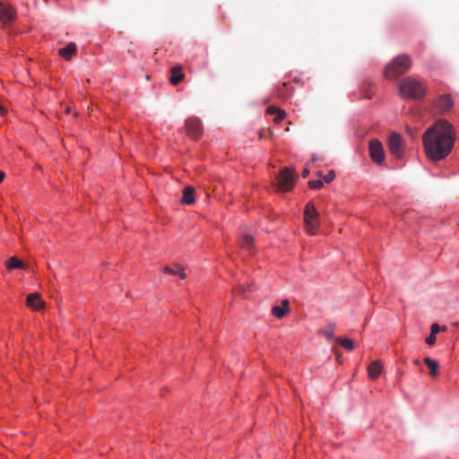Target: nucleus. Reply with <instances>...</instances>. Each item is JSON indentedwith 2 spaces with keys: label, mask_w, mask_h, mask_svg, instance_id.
I'll use <instances>...</instances> for the list:
<instances>
[{
  "label": "nucleus",
  "mask_w": 459,
  "mask_h": 459,
  "mask_svg": "<svg viewBox=\"0 0 459 459\" xmlns=\"http://www.w3.org/2000/svg\"><path fill=\"white\" fill-rule=\"evenodd\" d=\"M455 141L453 126L446 120L436 122L422 135L425 153L432 161H439L447 157L454 147Z\"/></svg>",
  "instance_id": "f257e3e1"
},
{
  "label": "nucleus",
  "mask_w": 459,
  "mask_h": 459,
  "mask_svg": "<svg viewBox=\"0 0 459 459\" xmlns=\"http://www.w3.org/2000/svg\"><path fill=\"white\" fill-rule=\"evenodd\" d=\"M412 65L411 57L403 54L394 57L385 66L384 75L388 80L397 79L408 72Z\"/></svg>",
  "instance_id": "f03ea898"
},
{
  "label": "nucleus",
  "mask_w": 459,
  "mask_h": 459,
  "mask_svg": "<svg viewBox=\"0 0 459 459\" xmlns=\"http://www.w3.org/2000/svg\"><path fill=\"white\" fill-rule=\"evenodd\" d=\"M399 95L403 99L420 100L426 95V87L412 77L404 78L398 87Z\"/></svg>",
  "instance_id": "7ed1b4c3"
},
{
  "label": "nucleus",
  "mask_w": 459,
  "mask_h": 459,
  "mask_svg": "<svg viewBox=\"0 0 459 459\" xmlns=\"http://www.w3.org/2000/svg\"><path fill=\"white\" fill-rule=\"evenodd\" d=\"M304 224L307 232L310 235H316L320 221L319 213L313 203L307 204L304 210Z\"/></svg>",
  "instance_id": "20e7f679"
},
{
  "label": "nucleus",
  "mask_w": 459,
  "mask_h": 459,
  "mask_svg": "<svg viewBox=\"0 0 459 459\" xmlns=\"http://www.w3.org/2000/svg\"><path fill=\"white\" fill-rule=\"evenodd\" d=\"M297 175L293 169L284 168L278 176L277 186L279 190L287 192L292 189L295 185Z\"/></svg>",
  "instance_id": "39448f33"
},
{
  "label": "nucleus",
  "mask_w": 459,
  "mask_h": 459,
  "mask_svg": "<svg viewBox=\"0 0 459 459\" xmlns=\"http://www.w3.org/2000/svg\"><path fill=\"white\" fill-rule=\"evenodd\" d=\"M369 155L371 160L377 164H382L385 161V154L381 142L377 139H372L369 142Z\"/></svg>",
  "instance_id": "423d86ee"
},
{
  "label": "nucleus",
  "mask_w": 459,
  "mask_h": 459,
  "mask_svg": "<svg viewBox=\"0 0 459 459\" xmlns=\"http://www.w3.org/2000/svg\"><path fill=\"white\" fill-rule=\"evenodd\" d=\"M388 149L391 154L400 159L403 155V143L402 136L397 133H392L388 139Z\"/></svg>",
  "instance_id": "0eeeda50"
},
{
  "label": "nucleus",
  "mask_w": 459,
  "mask_h": 459,
  "mask_svg": "<svg viewBox=\"0 0 459 459\" xmlns=\"http://www.w3.org/2000/svg\"><path fill=\"white\" fill-rule=\"evenodd\" d=\"M16 16V12L12 5L0 2V21L4 25L10 24Z\"/></svg>",
  "instance_id": "6e6552de"
},
{
  "label": "nucleus",
  "mask_w": 459,
  "mask_h": 459,
  "mask_svg": "<svg viewBox=\"0 0 459 459\" xmlns=\"http://www.w3.org/2000/svg\"><path fill=\"white\" fill-rule=\"evenodd\" d=\"M186 134L194 139H198L203 134L201 121L197 118H188L186 120Z\"/></svg>",
  "instance_id": "1a4fd4ad"
},
{
  "label": "nucleus",
  "mask_w": 459,
  "mask_h": 459,
  "mask_svg": "<svg viewBox=\"0 0 459 459\" xmlns=\"http://www.w3.org/2000/svg\"><path fill=\"white\" fill-rule=\"evenodd\" d=\"M26 305L34 310H40L45 303L39 293H30L27 296Z\"/></svg>",
  "instance_id": "9d476101"
},
{
  "label": "nucleus",
  "mask_w": 459,
  "mask_h": 459,
  "mask_svg": "<svg viewBox=\"0 0 459 459\" xmlns=\"http://www.w3.org/2000/svg\"><path fill=\"white\" fill-rule=\"evenodd\" d=\"M171 75L169 78V82L172 85H178L180 82L183 81L185 74L183 73V68L181 65L173 66L170 70Z\"/></svg>",
  "instance_id": "9b49d317"
},
{
  "label": "nucleus",
  "mask_w": 459,
  "mask_h": 459,
  "mask_svg": "<svg viewBox=\"0 0 459 459\" xmlns=\"http://www.w3.org/2000/svg\"><path fill=\"white\" fill-rule=\"evenodd\" d=\"M290 311V302L288 299L281 301V306H274L272 309L273 315L277 318H282Z\"/></svg>",
  "instance_id": "f8f14e48"
},
{
  "label": "nucleus",
  "mask_w": 459,
  "mask_h": 459,
  "mask_svg": "<svg viewBox=\"0 0 459 459\" xmlns=\"http://www.w3.org/2000/svg\"><path fill=\"white\" fill-rule=\"evenodd\" d=\"M454 106V101L452 100L451 97L448 95H441L438 97L437 100V107L441 111H447L450 110Z\"/></svg>",
  "instance_id": "ddd939ff"
},
{
  "label": "nucleus",
  "mask_w": 459,
  "mask_h": 459,
  "mask_svg": "<svg viewBox=\"0 0 459 459\" xmlns=\"http://www.w3.org/2000/svg\"><path fill=\"white\" fill-rule=\"evenodd\" d=\"M76 45L74 42H70L65 48H62L58 50L59 55L64 57L66 61L71 60L72 56L76 52Z\"/></svg>",
  "instance_id": "4468645a"
},
{
  "label": "nucleus",
  "mask_w": 459,
  "mask_h": 459,
  "mask_svg": "<svg viewBox=\"0 0 459 459\" xmlns=\"http://www.w3.org/2000/svg\"><path fill=\"white\" fill-rule=\"evenodd\" d=\"M163 272L169 274L178 275L181 279H185L186 277L184 268L180 264H174L172 266L167 265L163 268Z\"/></svg>",
  "instance_id": "2eb2a0df"
},
{
  "label": "nucleus",
  "mask_w": 459,
  "mask_h": 459,
  "mask_svg": "<svg viewBox=\"0 0 459 459\" xmlns=\"http://www.w3.org/2000/svg\"><path fill=\"white\" fill-rule=\"evenodd\" d=\"M181 203L188 205L195 203V188L193 186H188L184 188Z\"/></svg>",
  "instance_id": "dca6fc26"
},
{
  "label": "nucleus",
  "mask_w": 459,
  "mask_h": 459,
  "mask_svg": "<svg viewBox=\"0 0 459 459\" xmlns=\"http://www.w3.org/2000/svg\"><path fill=\"white\" fill-rule=\"evenodd\" d=\"M382 371V366L378 360L371 362L368 367V376L371 379H377Z\"/></svg>",
  "instance_id": "f3484780"
},
{
  "label": "nucleus",
  "mask_w": 459,
  "mask_h": 459,
  "mask_svg": "<svg viewBox=\"0 0 459 459\" xmlns=\"http://www.w3.org/2000/svg\"><path fill=\"white\" fill-rule=\"evenodd\" d=\"M424 363L428 366L429 369V376L432 377H436L438 375V367L439 364L437 361L431 359L429 357L424 359Z\"/></svg>",
  "instance_id": "a211bd4d"
},
{
  "label": "nucleus",
  "mask_w": 459,
  "mask_h": 459,
  "mask_svg": "<svg viewBox=\"0 0 459 459\" xmlns=\"http://www.w3.org/2000/svg\"><path fill=\"white\" fill-rule=\"evenodd\" d=\"M254 238L249 234H244L241 238L240 246L242 248L251 252L253 248Z\"/></svg>",
  "instance_id": "6ab92c4d"
},
{
  "label": "nucleus",
  "mask_w": 459,
  "mask_h": 459,
  "mask_svg": "<svg viewBox=\"0 0 459 459\" xmlns=\"http://www.w3.org/2000/svg\"><path fill=\"white\" fill-rule=\"evenodd\" d=\"M334 324H329L327 326L320 330V333L323 334L326 339L333 340L334 338Z\"/></svg>",
  "instance_id": "aec40b11"
},
{
  "label": "nucleus",
  "mask_w": 459,
  "mask_h": 459,
  "mask_svg": "<svg viewBox=\"0 0 459 459\" xmlns=\"http://www.w3.org/2000/svg\"><path fill=\"white\" fill-rule=\"evenodd\" d=\"M6 266L9 269L24 268V264L22 260L13 256L6 261Z\"/></svg>",
  "instance_id": "412c9836"
},
{
  "label": "nucleus",
  "mask_w": 459,
  "mask_h": 459,
  "mask_svg": "<svg viewBox=\"0 0 459 459\" xmlns=\"http://www.w3.org/2000/svg\"><path fill=\"white\" fill-rule=\"evenodd\" d=\"M336 342L345 350L352 351L354 348L353 341L348 338H337Z\"/></svg>",
  "instance_id": "4be33fe9"
},
{
  "label": "nucleus",
  "mask_w": 459,
  "mask_h": 459,
  "mask_svg": "<svg viewBox=\"0 0 459 459\" xmlns=\"http://www.w3.org/2000/svg\"><path fill=\"white\" fill-rule=\"evenodd\" d=\"M308 186L311 189H320L323 187V181L322 180H310L308 182Z\"/></svg>",
  "instance_id": "5701e85b"
},
{
  "label": "nucleus",
  "mask_w": 459,
  "mask_h": 459,
  "mask_svg": "<svg viewBox=\"0 0 459 459\" xmlns=\"http://www.w3.org/2000/svg\"><path fill=\"white\" fill-rule=\"evenodd\" d=\"M286 117L285 110H279L274 117L273 121L275 124H279L281 120H283Z\"/></svg>",
  "instance_id": "b1692460"
},
{
  "label": "nucleus",
  "mask_w": 459,
  "mask_h": 459,
  "mask_svg": "<svg viewBox=\"0 0 459 459\" xmlns=\"http://www.w3.org/2000/svg\"><path fill=\"white\" fill-rule=\"evenodd\" d=\"M335 178V173L333 170L329 171L325 176H324V181L325 183L332 182Z\"/></svg>",
  "instance_id": "393cba45"
},
{
  "label": "nucleus",
  "mask_w": 459,
  "mask_h": 459,
  "mask_svg": "<svg viewBox=\"0 0 459 459\" xmlns=\"http://www.w3.org/2000/svg\"><path fill=\"white\" fill-rule=\"evenodd\" d=\"M440 330L445 331V330H446V327L443 326L442 328H440V326L437 324H433L431 325L430 333L436 335Z\"/></svg>",
  "instance_id": "a878e982"
},
{
  "label": "nucleus",
  "mask_w": 459,
  "mask_h": 459,
  "mask_svg": "<svg viewBox=\"0 0 459 459\" xmlns=\"http://www.w3.org/2000/svg\"><path fill=\"white\" fill-rule=\"evenodd\" d=\"M436 342V335L430 333L427 338H426V343L428 345H433L434 343Z\"/></svg>",
  "instance_id": "bb28decb"
},
{
  "label": "nucleus",
  "mask_w": 459,
  "mask_h": 459,
  "mask_svg": "<svg viewBox=\"0 0 459 459\" xmlns=\"http://www.w3.org/2000/svg\"><path fill=\"white\" fill-rule=\"evenodd\" d=\"M281 110L280 108H277L273 106H270L266 108V113L270 115L277 114L278 111Z\"/></svg>",
  "instance_id": "cd10ccee"
},
{
  "label": "nucleus",
  "mask_w": 459,
  "mask_h": 459,
  "mask_svg": "<svg viewBox=\"0 0 459 459\" xmlns=\"http://www.w3.org/2000/svg\"><path fill=\"white\" fill-rule=\"evenodd\" d=\"M238 293L244 296V297H247V288H246L244 285H241L238 288L237 290Z\"/></svg>",
  "instance_id": "c85d7f7f"
},
{
  "label": "nucleus",
  "mask_w": 459,
  "mask_h": 459,
  "mask_svg": "<svg viewBox=\"0 0 459 459\" xmlns=\"http://www.w3.org/2000/svg\"><path fill=\"white\" fill-rule=\"evenodd\" d=\"M310 174V171L308 169H304L303 171H302V177L303 178H307Z\"/></svg>",
  "instance_id": "c756f323"
},
{
  "label": "nucleus",
  "mask_w": 459,
  "mask_h": 459,
  "mask_svg": "<svg viewBox=\"0 0 459 459\" xmlns=\"http://www.w3.org/2000/svg\"><path fill=\"white\" fill-rule=\"evenodd\" d=\"M4 177H5L4 172L0 171V183L4 180Z\"/></svg>",
  "instance_id": "7c9ffc66"
},
{
  "label": "nucleus",
  "mask_w": 459,
  "mask_h": 459,
  "mask_svg": "<svg viewBox=\"0 0 459 459\" xmlns=\"http://www.w3.org/2000/svg\"><path fill=\"white\" fill-rule=\"evenodd\" d=\"M365 96H366L367 98H368V99H369V98H371L370 94H369V93H368V92H366V95H365Z\"/></svg>",
  "instance_id": "2f4dec72"
},
{
  "label": "nucleus",
  "mask_w": 459,
  "mask_h": 459,
  "mask_svg": "<svg viewBox=\"0 0 459 459\" xmlns=\"http://www.w3.org/2000/svg\"><path fill=\"white\" fill-rule=\"evenodd\" d=\"M70 111H71L70 108H65V112H66V113H69Z\"/></svg>",
  "instance_id": "473e14b6"
},
{
  "label": "nucleus",
  "mask_w": 459,
  "mask_h": 459,
  "mask_svg": "<svg viewBox=\"0 0 459 459\" xmlns=\"http://www.w3.org/2000/svg\"><path fill=\"white\" fill-rule=\"evenodd\" d=\"M317 176H318V177H323V173H322L321 171H319V172L317 173Z\"/></svg>",
  "instance_id": "72a5a7b5"
},
{
  "label": "nucleus",
  "mask_w": 459,
  "mask_h": 459,
  "mask_svg": "<svg viewBox=\"0 0 459 459\" xmlns=\"http://www.w3.org/2000/svg\"><path fill=\"white\" fill-rule=\"evenodd\" d=\"M414 363L418 365V364H420V360L419 359H415Z\"/></svg>",
  "instance_id": "f704fd0d"
},
{
  "label": "nucleus",
  "mask_w": 459,
  "mask_h": 459,
  "mask_svg": "<svg viewBox=\"0 0 459 459\" xmlns=\"http://www.w3.org/2000/svg\"><path fill=\"white\" fill-rule=\"evenodd\" d=\"M311 160H312V161L316 160V157H312V158H311Z\"/></svg>",
  "instance_id": "c9c22d12"
}]
</instances>
